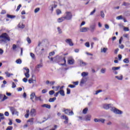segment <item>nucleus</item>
Wrapping results in <instances>:
<instances>
[{
	"instance_id": "obj_44",
	"label": "nucleus",
	"mask_w": 130,
	"mask_h": 130,
	"mask_svg": "<svg viewBox=\"0 0 130 130\" xmlns=\"http://www.w3.org/2000/svg\"><path fill=\"white\" fill-rule=\"evenodd\" d=\"M67 94H71V89L70 88H67Z\"/></svg>"
},
{
	"instance_id": "obj_41",
	"label": "nucleus",
	"mask_w": 130,
	"mask_h": 130,
	"mask_svg": "<svg viewBox=\"0 0 130 130\" xmlns=\"http://www.w3.org/2000/svg\"><path fill=\"white\" fill-rule=\"evenodd\" d=\"M123 30L126 32L127 31H129V28H128V27H124Z\"/></svg>"
},
{
	"instance_id": "obj_1",
	"label": "nucleus",
	"mask_w": 130,
	"mask_h": 130,
	"mask_svg": "<svg viewBox=\"0 0 130 130\" xmlns=\"http://www.w3.org/2000/svg\"><path fill=\"white\" fill-rule=\"evenodd\" d=\"M1 42H4L5 43H7L8 41H11V38L9 37V35L8 34L4 32L2 34L1 36Z\"/></svg>"
},
{
	"instance_id": "obj_39",
	"label": "nucleus",
	"mask_w": 130,
	"mask_h": 130,
	"mask_svg": "<svg viewBox=\"0 0 130 130\" xmlns=\"http://www.w3.org/2000/svg\"><path fill=\"white\" fill-rule=\"evenodd\" d=\"M7 84V81L6 80L3 81V84L2 85V88H5V85Z\"/></svg>"
},
{
	"instance_id": "obj_18",
	"label": "nucleus",
	"mask_w": 130,
	"mask_h": 130,
	"mask_svg": "<svg viewBox=\"0 0 130 130\" xmlns=\"http://www.w3.org/2000/svg\"><path fill=\"white\" fill-rule=\"evenodd\" d=\"M43 66L42 64H39L36 67V71H38V72H39V69L40 68H42Z\"/></svg>"
},
{
	"instance_id": "obj_7",
	"label": "nucleus",
	"mask_w": 130,
	"mask_h": 130,
	"mask_svg": "<svg viewBox=\"0 0 130 130\" xmlns=\"http://www.w3.org/2000/svg\"><path fill=\"white\" fill-rule=\"evenodd\" d=\"M68 62V64H74L75 63V59L72 57H69Z\"/></svg>"
},
{
	"instance_id": "obj_19",
	"label": "nucleus",
	"mask_w": 130,
	"mask_h": 130,
	"mask_svg": "<svg viewBox=\"0 0 130 130\" xmlns=\"http://www.w3.org/2000/svg\"><path fill=\"white\" fill-rule=\"evenodd\" d=\"M27 122H30V124L32 125L33 123H34V118H31L30 119H29L27 121Z\"/></svg>"
},
{
	"instance_id": "obj_64",
	"label": "nucleus",
	"mask_w": 130,
	"mask_h": 130,
	"mask_svg": "<svg viewBox=\"0 0 130 130\" xmlns=\"http://www.w3.org/2000/svg\"><path fill=\"white\" fill-rule=\"evenodd\" d=\"M105 28L107 29H109V25H108V24H105Z\"/></svg>"
},
{
	"instance_id": "obj_40",
	"label": "nucleus",
	"mask_w": 130,
	"mask_h": 130,
	"mask_svg": "<svg viewBox=\"0 0 130 130\" xmlns=\"http://www.w3.org/2000/svg\"><path fill=\"white\" fill-rule=\"evenodd\" d=\"M56 14H57V15H60V14H61V11H60V10H59V9H57V10H56Z\"/></svg>"
},
{
	"instance_id": "obj_45",
	"label": "nucleus",
	"mask_w": 130,
	"mask_h": 130,
	"mask_svg": "<svg viewBox=\"0 0 130 130\" xmlns=\"http://www.w3.org/2000/svg\"><path fill=\"white\" fill-rule=\"evenodd\" d=\"M26 40L28 44H31V39L29 38H27Z\"/></svg>"
},
{
	"instance_id": "obj_57",
	"label": "nucleus",
	"mask_w": 130,
	"mask_h": 130,
	"mask_svg": "<svg viewBox=\"0 0 130 130\" xmlns=\"http://www.w3.org/2000/svg\"><path fill=\"white\" fill-rule=\"evenodd\" d=\"M95 12H96V9H94L93 10V11L90 13V16H92V15H94Z\"/></svg>"
},
{
	"instance_id": "obj_21",
	"label": "nucleus",
	"mask_w": 130,
	"mask_h": 130,
	"mask_svg": "<svg viewBox=\"0 0 130 130\" xmlns=\"http://www.w3.org/2000/svg\"><path fill=\"white\" fill-rule=\"evenodd\" d=\"M59 94H60V95H61V96H64L65 94H64V91L63 90H60V91H58Z\"/></svg>"
},
{
	"instance_id": "obj_20",
	"label": "nucleus",
	"mask_w": 130,
	"mask_h": 130,
	"mask_svg": "<svg viewBox=\"0 0 130 130\" xmlns=\"http://www.w3.org/2000/svg\"><path fill=\"white\" fill-rule=\"evenodd\" d=\"M35 96H36V95H35V92H32L30 94V99H31V100H32V102L33 103H34V100H33V99H34V97H35Z\"/></svg>"
},
{
	"instance_id": "obj_49",
	"label": "nucleus",
	"mask_w": 130,
	"mask_h": 130,
	"mask_svg": "<svg viewBox=\"0 0 130 130\" xmlns=\"http://www.w3.org/2000/svg\"><path fill=\"white\" fill-rule=\"evenodd\" d=\"M49 95H53L54 94V90H51L49 92Z\"/></svg>"
},
{
	"instance_id": "obj_36",
	"label": "nucleus",
	"mask_w": 130,
	"mask_h": 130,
	"mask_svg": "<svg viewBox=\"0 0 130 130\" xmlns=\"http://www.w3.org/2000/svg\"><path fill=\"white\" fill-rule=\"evenodd\" d=\"M63 60H64V63H61V66H66V63H67V60H66V57L63 58Z\"/></svg>"
},
{
	"instance_id": "obj_46",
	"label": "nucleus",
	"mask_w": 130,
	"mask_h": 130,
	"mask_svg": "<svg viewBox=\"0 0 130 130\" xmlns=\"http://www.w3.org/2000/svg\"><path fill=\"white\" fill-rule=\"evenodd\" d=\"M30 55L32 58H35V54L33 53H30Z\"/></svg>"
},
{
	"instance_id": "obj_27",
	"label": "nucleus",
	"mask_w": 130,
	"mask_h": 130,
	"mask_svg": "<svg viewBox=\"0 0 130 130\" xmlns=\"http://www.w3.org/2000/svg\"><path fill=\"white\" fill-rule=\"evenodd\" d=\"M55 100H56V98L54 97L53 98H50L49 100V102H54V101H55Z\"/></svg>"
},
{
	"instance_id": "obj_56",
	"label": "nucleus",
	"mask_w": 130,
	"mask_h": 130,
	"mask_svg": "<svg viewBox=\"0 0 130 130\" xmlns=\"http://www.w3.org/2000/svg\"><path fill=\"white\" fill-rule=\"evenodd\" d=\"M23 82H24V83H27V82H28V79L26 78H24L22 79Z\"/></svg>"
},
{
	"instance_id": "obj_12",
	"label": "nucleus",
	"mask_w": 130,
	"mask_h": 130,
	"mask_svg": "<svg viewBox=\"0 0 130 130\" xmlns=\"http://www.w3.org/2000/svg\"><path fill=\"white\" fill-rule=\"evenodd\" d=\"M88 30H89V28L88 27H81L80 28V31L82 32H87Z\"/></svg>"
},
{
	"instance_id": "obj_2",
	"label": "nucleus",
	"mask_w": 130,
	"mask_h": 130,
	"mask_svg": "<svg viewBox=\"0 0 130 130\" xmlns=\"http://www.w3.org/2000/svg\"><path fill=\"white\" fill-rule=\"evenodd\" d=\"M65 20H67V21H70L73 19V14L71 12H66L64 16Z\"/></svg>"
},
{
	"instance_id": "obj_24",
	"label": "nucleus",
	"mask_w": 130,
	"mask_h": 130,
	"mask_svg": "<svg viewBox=\"0 0 130 130\" xmlns=\"http://www.w3.org/2000/svg\"><path fill=\"white\" fill-rule=\"evenodd\" d=\"M85 120H86L87 121L88 120V121L91 120V115H86L85 117Z\"/></svg>"
},
{
	"instance_id": "obj_29",
	"label": "nucleus",
	"mask_w": 130,
	"mask_h": 130,
	"mask_svg": "<svg viewBox=\"0 0 130 130\" xmlns=\"http://www.w3.org/2000/svg\"><path fill=\"white\" fill-rule=\"evenodd\" d=\"M16 62L18 64H21L22 63V60L21 59H18L16 60Z\"/></svg>"
},
{
	"instance_id": "obj_4",
	"label": "nucleus",
	"mask_w": 130,
	"mask_h": 130,
	"mask_svg": "<svg viewBox=\"0 0 130 130\" xmlns=\"http://www.w3.org/2000/svg\"><path fill=\"white\" fill-rule=\"evenodd\" d=\"M103 108L106 109V110H108V109H112V108H113V105L112 104H104L103 105Z\"/></svg>"
},
{
	"instance_id": "obj_28",
	"label": "nucleus",
	"mask_w": 130,
	"mask_h": 130,
	"mask_svg": "<svg viewBox=\"0 0 130 130\" xmlns=\"http://www.w3.org/2000/svg\"><path fill=\"white\" fill-rule=\"evenodd\" d=\"M116 79L117 80H119L120 81L122 80L123 76L122 75H120V76H115Z\"/></svg>"
},
{
	"instance_id": "obj_33",
	"label": "nucleus",
	"mask_w": 130,
	"mask_h": 130,
	"mask_svg": "<svg viewBox=\"0 0 130 130\" xmlns=\"http://www.w3.org/2000/svg\"><path fill=\"white\" fill-rule=\"evenodd\" d=\"M123 62L125 63H128V62H129V60H128V58H125L123 60Z\"/></svg>"
},
{
	"instance_id": "obj_63",
	"label": "nucleus",
	"mask_w": 130,
	"mask_h": 130,
	"mask_svg": "<svg viewBox=\"0 0 130 130\" xmlns=\"http://www.w3.org/2000/svg\"><path fill=\"white\" fill-rule=\"evenodd\" d=\"M5 116H9V115H10L9 112H5Z\"/></svg>"
},
{
	"instance_id": "obj_8",
	"label": "nucleus",
	"mask_w": 130,
	"mask_h": 130,
	"mask_svg": "<svg viewBox=\"0 0 130 130\" xmlns=\"http://www.w3.org/2000/svg\"><path fill=\"white\" fill-rule=\"evenodd\" d=\"M24 70H25L26 71V72L24 73L25 76L27 78H29L30 77V74H29V69L27 68V67H25L24 68Z\"/></svg>"
},
{
	"instance_id": "obj_13",
	"label": "nucleus",
	"mask_w": 130,
	"mask_h": 130,
	"mask_svg": "<svg viewBox=\"0 0 130 130\" xmlns=\"http://www.w3.org/2000/svg\"><path fill=\"white\" fill-rule=\"evenodd\" d=\"M80 64L81 67H85V66H87V63L86 62H84V61L82 60H79Z\"/></svg>"
},
{
	"instance_id": "obj_42",
	"label": "nucleus",
	"mask_w": 130,
	"mask_h": 130,
	"mask_svg": "<svg viewBox=\"0 0 130 130\" xmlns=\"http://www.w3.org/2000/svg\"><path fill=\"white\" fill-rule=\"evenodd\" d=\"M12 129H13V126H9L7 127L6 130H12Z\"/></svg>"
},
{
	"instance_id": "obj_10",
	"label": "nucleus",
	"mask_w": 130,
	"mask_h": 130,
	"mask_svg": "<svg viewBox=\"0 0 130 130\" xmlns=\"http://www.w3.org/2000/svg\"><path fill=\"white\" fill-rule=\"evenodd\" d=\"M65 42L66 43L69 44L70 46H74V43H73V42H72V39H67L66 40Z\"/></svg>"
},
{
	"instance_id": "obj_30",
	"label": "nucleus",
	"mask_w": 130,
	"mask_h": 130,
	"mask_svg": "<svg viewBox=\"0 0 130 130\" xmlns=\"http://www.w3.org/2000/svg\"><path fill=\"white\" fill-rule=\"evenodd\" d=\"M119 69H120V67L112 68V70L114 71H117L119 70Z\"/></svg>"
},
{
	"instance_id": "obj_15",
	"label": "nucleus",
	"mask_w": 130,
	"mask_h": 130,
	"mask_svg": "<svg viewBox=\"0 0 130 130\" xmlns=\"http://www.w3.org/2000/svg\"><path fill=\"white\" fill-rule=\"evenodd\" d=\"M108 50V48H101V52L102 53H106V52Z\"/></svg>"
},
{
	"instance_id": "obj_55",
	"label": "nucleus",
	"mask_w": 130,
	"mask_h": 130,
	"mask_svg": "<svg viewBox=\"0 0 130 130\" xmlns=\"http://www.w3.org/2000/svg\"><path fill=\"white\" fill-rule=\"evenodd\" d=\"M22 7V5L21 4L19 5V6L17 7V8L16 9V12H18L19 10H20V8Z\"/></svg>"
},
{
	"instance_id": "obj_35",
	"label": "nucleus",
	"mask_w": 130,
	"mask_h": 130,
	"mask_svg": "<svg viewBox=\"0 0 130 130\" xmlns=\"http://www.w3.org/2000/svg\"><path fill=\"white\" fill-rule=\"evenodd\" d=\"M35 100H36L37 101L38 100H39L40 101H42L41 96L37 97V96H35Z\"/></svg>"
},
{
	"instance_id": "obj_54",
	"label": "nucleus",
	"mask_w": 130,
	"mask_h": 130,
	"mask_svg": "<svg viewBox=\"0 0 130 130\" xmlns=\"http://www.w3.org/2000/svg\"><path fill=\"white\" fill-rule=\"evenodd\" d=\"M101 16L102 17V18H104L105 15L104 12H103V11L101 12Z\"/></svg>"
},
{
	"instance_id": "obj_26",
	"label": "nucleus",
	"mask_w": 130,
	"mask_h": 130,
	"mask_svg": "<svg viewBox=\"0 0 130 130\" xmlns=\"http://www.w3.org/2000/svg\"><path fill=\"white\" fill-rule=\"evenodd\" d=\"M18 27L20 28L21 29H24V28H25V25L23 24L22 23H19L18 24Z\"/></svg>"
},
{
	"instance_id": "obj_3",
	"label": "nucleus",
	"mask_w": 130,
	"mask_h": 130,
	"mask_svg": "<svg viewBox=\"0 0 130 130\" xmlns=\"http://www.w3.org/2000/svg\"><path fill=\"white\" fill-rule=\"evenodd\" d=\"M111 111L115 113V114H122L123 112L120 110H119L115 107H113L112 109H111Z\"/></svg>"
},
{
	"instance_id": "obj_17",
	"label": "nucleus",
	"mask_w": 130,
	"mask_h": 130,
	"mask_svg": "<svg viewBox=\"0 0 130 130\" xmlns=\"http://www.w3.org/2000/svg\"><path fill=\"white\" fill-rule=\"evenodd\" d=\"M66 20V18H64V16L60 17L58 19V23H61V22H63Z\"/></svg>"
},
{
	"instance_id": "obj_61",
	"label": "nucleus",
	"mask_w": 130,
	"mask_h": 130,
	"mask_svg": "<svg viewBox=\"0 0 130 130\" xmlns=\"http://www.w3.org/2000/svg\"><path fill=\"white\" fill-rule=\"evenodd\" d=\"M1 119H5V116H4V114H1Z\"/></svg>"
},
{
	"instance_id": "obj_37",
	"label": "nucleus",
	"mask_w": 130,
	"mask_h": 130,
	"mask_svg": "<svg viewBox=\"0 0 130 130\" xmlns=\"http://www.w3.org/2000/svg\"><path fill=\"white\" fill-rule=\"evenodd\" d=\"M57 30L59 34H61L62 33V31H61V29H60V27H57Z\"/></svg>"
},
{
	"instance_id": "obj_32",
	"label": "nucleus",
	"mask_w": 130,
	"mask_h": 130,
	"mask_svg": "<svg viewBox=\"0 0 130 130\" xmlns=\"http://www.w3.org/2000/svg\"><path fill=\"white\" fill-rule=\"evenodd\" d=\"M106 72V68H102L101 70V73H102V74H105Z\"/></svg>"
},
{
	"instance_id": "obj_43",
	"label": "nucleus",
	"mask_w": 130,
	"mask_h": 130,
	"mask_svg": "<svg viewBox=\"0 0 130 130\" xmlns=\"http://www.w3.org/2000/svg\"><path fill=\"white\" fill-rule=\"evenodd\" d=\"M117 20H122V16L120 15L116 17Z\"/></svg>"
},
{
	"instance_id": "obj_48",
	"label": "nucleus",
	"mask_w": 130,
	"mask_h": 130,
	"mask_svg": "<svg viewBox=\"0 0 130 130\" xmlns=\"http://www.w3.org/2000/svg\"><path fill=\"white\" fill-rule=\"evenodd\" d=\"M55 52H54V51H53V52H51L49 54V55L50 56H52V55H54Z\"/></svg>"
},
{
	"instance_id": "obj_34",
	"label": "nucleus",
	"mask_w": 130,
	"mask_h": 130,
	"mask_svg": "<svg viewBox=\"0 0 130 130\" xmlns=\"http://www.w3.org/2000/svg\"><path fill=\"white\" fill-rule=\"evenodd\" d=\"M87 111H88V108H85L83 110V113L84 114H86L87 113Z\"/></svg>"
},
{
	"instance_id": "obj_23",
	"label": "nucleus",
	"mask_w": 130,
	"mask_h": 130,
	"mask_svg": "<svg viewBox=\"0 0 130 130\" xmlns=\"http://www.w3.org/2000/svg\"><path fill=\"white\" fill-rule=\"evenodd\" d=\"M88 74H89L88 73L84 72L81 73V76L83 78H85V77H87V76H88Z\"/></svg>"
},
{
	"instance_id": "obj_5",
	"label": "nucleus",
	"mask_w": 130,
	"mask_h": 130,
	"mask_svg": "<svg viewBox=\"0 0 130 130\" xmlns=\"http://www.w3.org/2000/svg\"><path fill=\"white\" fill-rule=\"evenodd\" d=\"M9 108L11 112L12 113V115H14V114H17L18 115L19 112L17 111V109H16L15 107H10Z\"/></svg>"
},
{
	"instance_id": "obj_50",
	"label": "nucleus",
	"mask_w": 130,
	"mask_h": 130,
	"mask_svg": "<svg viewBox=\"0 0 130 130\" xmlns=\"http://www.w3.org/2000/svg\"><path fill=\"white\" fill-rule=\"evenodd\" d=\"M85 45L86 47H90V43L89 42L85 43Z\"/></svg>"
},
{
	"instance_id": "obj_6",
	"label": "nucleus",
	"mask_w": 130,
	"mask_h": 130,
	"mask_svg": "<svg viewBox=\"0 0 130 130\" xmlns=\"http://www.w3.org/2000/svg\"><path fill=\"white\" fill-rule=\"evenodd\" d=\"M64 112L66 114H67L68 115H74V112H73V111H71L69 109H64Z\"/></svg>"
},
{
	"instance_id": "obj_47",
	"label": "nucleus",
	"mask_w": 130,
	"mask_h": 130,
	"mask_svg": "<svg viewBox=\"0 0 130 130\" xmlns=\"http://www.w3.org/2000/svg\"><path fill=\"white\" fill-rule=\"evenodd\" d=\"M68 87H69V88H76V85H73V84H70L68 86Z\"/></svg>"
},
{
	"instance_id": "obj_9",
	"label": "nucleus",
	"mask_w": 130,
	"mask_h": 130,
	"mask_svg": "<svg viewBox=\"0 0 130 130\" xmlns=\"http://www.w3.org/2000/svg\"><path fill=\"white\" fill-rule=\"evenodd\" d=\"M30 115L32 116V117L35 116L36 115V110L35 109H31L30 112Z\"/></svg>"
},
{
	"instance_id": "obj_58",
	"label": "nucleus",
	"mask_w": 130,
	"mask_h": 130,
	"mask_svg": "<svg viewBox=\"0 0 130 130\" xmlns=\"http://www.w3.org/2000/svg\"><path fill=\"white\" fill-rule=\"evenodd\" d=\"M92 39L94 40V41H99V39H98L97 37H93Z\"/></svg>"
},
{
	"instance_id": "obj_14",
	"label": "nucleus",
	"mask_w": 130,
	"mask_h": 130,
	"mask_svg": "<svg viewBox=\"0 0 130 130\" xmlns=\"http://www.w3.org/2000/svg\"><path fill=\"white\" fill-rule=\"evenodd\" d=\"M41 107H43L45 108H47L48 109H50L51 108V106L48 104H44L41 106Z\"/></svg>"
},
{
	"instance_id": "obj_11",
	"label": "nucleus",
	"mask_w": 130,
	"mask_h": 130,
	"mask_svg": "<svg viewBox=\"0 0 130 130\" xmlns=\"http://www.w3.org/2000/svg\"><path fill=\"white\" fill-rule=\"evenodd\" d=\"M95 29H96V25L92 24L90 26V31H91L92 32H94Z\"/></svg>"
},
{
	"instance_id": "obj_25",
	"label": "nucleus",
	"mask_w": 130,
	"mask_h": 130,
	"mask_svg": "<svg viewBox=\"0 0 130 130\" xmlns=\"http://www.w3.org/2000/svg\"><path fill=\"white\" fill-rule=\"evenodd\" d=\"M5 74L6 75L7 77H8V78H10L11 76H14V74L12 73H10L8 72H5Z\"/></svg>"
},
{
	"instance_id": "obj_53",
	"label": "nucleus",
	"mask_w": 130,
	"mask_h": 130,
	"mask_svg": "<svg viewBox=\"0 0 130 130\" xmlns=\"http://www.w3.org/2000/svg\"><path fill=\"white\" fill-rule=\"evenodd\" d=\"M101 92H102V90L101 89L96 91L95 95H98L99 93H101Z\"/></svg>"
},
{
	"instance_id": "obj_16",
	"label": "nucleus",
	"mask_w": 130,
	"mask_h": 130,
	"mask_svg": "<svg viewBox=\"0 0 130 130\" xmlns=\"http://www.w3.org/2000/svg\"><path fill=\"white\" fill-rule=\"evenodd\" d=\"M56 7H57V5H51L49 7V9L52 12H53V8H56Z\"/></svg>"
},
{
	"instance_id": "obj_38",
	"label": "nucleus",
	"mask_w": 130,
	"mask_h": 130,
	"mask_svg": "<svg viewBox=\"0 0 130 130\" xmlns=\"http://www.w3.org/2000/svg\"><path fill=\"white\" fill-rule=\"evenodd\" d=\"M39 11H40V8H37L35 10V14L38 13L39 12Z\"/></svg>"
},
{
	"instance_id": "obj_60",
	"label": "nucleus",
	"mask_w": 130,
	"mask_h": 130,
	"mask_svg": "<svg viewBox=\"0 0 130 130\" xmlns=\"http://www.w3.org/2000/svg\"><path fill=\"white\" fill-rule=\"evenodd\" d=\"M7 99H8V97L6 95H4V97L2 100V101H5V100H7Z\"/></svg>"
},
{
	"instance_id": "obj_52",
	"label": "nucleus",
	"mask_w": 130,
	"mask_h": 130,
	"mask_svg": "<svg viewBox=\"0 0 130 130\" xmlns=\"http://www.w3.org/2000/svg\"><path fill=\"white\" fill-rule=\"evenodd\" d=\"M59 86H55V89H54V90H55V91H58V90H59Z\"/></svg>"
},
{
	"instance_id": "obj_51",
	"label": "nucleus",
	"mask_w": 130,
	"mask_h": 130,
	"mask_svg": "<svg viewBox=\"0 0 130 130\" xmlns=\"http://www.w3.org/2000/svg\"><path fill=\"white\" fill-rule=\"evenodd\" d=\"M122 6H129V3H126V2H124L122 4Z\"/></svg>"
},
{
	"instance_id": "obj_59",
	"label": "nucleus",
	"mask_w": 130,
	"mask_h": 130,
	"mask_svg": "<svg viewBox=\"0 0 130 130\" xmlns=\"http://www.w3.org/2000/svg\"><path fill=\"white\" fill-rule=\"evenodd\" d=\"M102 122V123H104L105 122V119H100V122Z\"/></svg>"
},
{
	"instance_id": "obj_62",
	"label": "nucleus",
	"mask_w": 130,
	"mask_h": 130,
	"mask_svg": "<svg viewBox=\"0 0 130 130\" xmlns=\"http://www.w3.org/2000/svg\"><path fill=\"white\" fill-rule=\"evenodd\" d=\"M16 84H15V82H13L12 88H16Z\"/></svg>"
},
{
	"instance_id": "obj_31",
	"label": "nucleus",
	"mask_w": 130,
	"mask_h": 130,
	"mask_svg": "<svg viewBox=\"0 0 130 130\" xmlns=\"http://www.w3.org/2000/svg\"><path fill=\"white\" fill-rule=\"evenodd\" d=\"M61 119H65V120H68V118H69V117H68L67 116L63 115L61 116Z\"/></svg>"
},
{
	"instance_id": "obj_22",
	"label": "nucleus",
	"mask_w": 130,
	"mask_h": 130,
	"mask_svg": "<svg viewBox=\"0 0 130 130\" xmlns=\"http://www.w3.org/2000/svg\"><path fill=\"white\" fill-rule=\"evenodd\" d=\"M7 18H9L10 19H15L16 18V16L15 15H11L10 14H7Z\"/></svg>"
}]
</instances>
